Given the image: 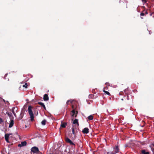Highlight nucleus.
<instances>
[{"mask_svg": "<svg viewBox=\"0 0 154 154\" xmlns=\"http://www.w3.org/2000/svg\"><path fill=\"white\" fill-rule=\"evenodd\" d=\"M32 107L31 106H29L28 110L30 117L31 120L32 121L34 119V115L32 111Z\"/></svg>", "mask_w": 154, "mask_h": 154, "instance_id": "nucleus-1", "label": "nucleus"}, {"mask_svg": "<svg viewBox=\"0 0 154 154\" xmlns=\"http://www.w3.org/2000/svg\"><path fill=\"white\" fill-rule=\"evenodd\" d=\"M31 151L32 152L34 153H37L38 152L39 150L37 147L34 146L31 148Z\"/></svg>", "mask_w": 154, "mask_h": 154, "instance_id": "nucleus-2", "label": "nucleus"}, {"mask_svg": "<svg viewBox=\"0 0 154 154\" xmlns=\"http://www.w3.org/2000/svg\"><path fill=\"white\" fill-rule=\"evenodd\" d=\"M114 151L111 153V154H114L117 153L119 150L118 146H116L114 148Z\"/></svg>", "mask_w": 154, "mask_h": 154, "instance_id": "nucleus-3", "label": "nucleus"}, {"mask_svg": "<svg viewBox=\"0 0 154 154\" xmlns=\"http://www.w3.org/2000/svg\"><path fill=\"white\" fill-rule=\"evenodd\" d=\"M65 140L66 142L69 143L70 144L74 145V144L68 138H66L65 139Z\"/></svg>", "mask_w": 154, "mask_h": 154, "instance_id": "nucleus-4", "label": "nucleus"}, {"mask_svg": "<svg viewBox=\"0 0 154 154\" xmlns=\"http://www.w3.org/2000/svg\"><path fill=\"white\" fill-rule=\"evenodd\" d=\"M82 132L83 133L85 134H87L89 132V129H88V128H85L82 130Z\"/></svg>", "mask_w": 154, "mask_h": 154, "instance_id": "nucleus-5", "label": "nucleus"}, {"mask_svg": "<svg viewBox=\"0 0 154 154\" xmlns=\"http://www.w3.org/2000/svg\"><path fill=\"white\" fill-rule=\"evenodd\" d=\"M10 134H5V138L6 140V141L7 142H8V138L9 137L10 135Z\"/></svg>", "mask_w": 154, "mask_h": 154, "instance_id": "nucleus-6", "label": "nucleus"}, {"mask_svg": "<svg viewBox=\"0 0 154 154\" xmlns=\"http://www.w3.org/2000/svg\"><path fill=\"white\" fill-rule=\"evenodd\" d=\"M26 141H23L22 142L21 144H20L18 145V146H25L26 145Z\"/></svg>", "mask_w": 154, "mask_h": 154, "instance_id": "nucleus-7", "label": "nucleus"}, {"mask_svg": "<svg viewBox=\"0 0 154 154\" xmlns=\"http://www.w3.org/2000/svg\"><path fill=\"white\" fill-rule=\"evenodd\" d=\"M73 124L75 125V126L78 127L79 125L78 120L77 119H75L73 122Z\"/></svg>", "mask_w": 154, "mask_h": 154, "instance_id": "nucleus-8", "label": "nucleus"}, {"mask_svg": "<svg viewBox=\"0 0 154 154\" xmlns=\"http://www.w3.org/2000/svg\"><path fill=\"white\" fill-rule=\"evenodd\" d=\"M44 100L45 101L48 100L49 99V98L48 95L47 94H45L44 96L43 97Z\"/></svg>", "mask_w": 154, "mask_h": 154, "instance_id": "nucleus-9", "label": "nucleus"}, {"mask_svg": "<svg viewBox=\"0 0 154 154\" xmlns=\"http://www.w3.org/2000/svg\"><path fill=\"white\" fill-rule=\"evenodd\" d=\"M14 121L13 120H11L9 124V127L10 128H11L14 125Z\"/></svg>", "mask_w": 154, "mask_h": 154, "instance_id": "nucleus-10", "label": "nucleus"}, {"mask_svg": "<svg viewBox=\"0 0 154 154\" xmlns=\"http://www.w3.org/2000/svg\"><path fill=\"white\" fill-rule=\"evenodd\" d=\"M0 100L1 101V102H2V101H3L5 102V104H7V105H8L9 104V103L8 101H5V100L1 98H0Z\"/></svg>", "mask_w": 154, "mask_h": 154, "instance_id": "nucleus-11", "label": "nucleus"}, {"mask_svg": "<svg viewBox=\"0 0 154 154\" xmlns=\"http://www.w3.org/2000/svg\"><path fill=\"white\" fill-rule=\"evenodd\" d=\"M66 125V123L65 122H62L61 124V127L62 128H65Z\"/></svg>", "mask_w": 154, "mask_h": 154, "instance_id": "nucleus-12", "label": "nucleus"}, {"mask_svg": "<svg viewBox=\"0 0 154 154\" xmlns=\"http://www.w3.org/2000/svg\"><path fill=\"white\" fill-rule=\"evenodd\" d=\"M38 103L39 105H41L45 109H46V107L44 103L42 102H39Z\"/></svg>", "mask_w": 154, "mask_h": 154, "instance_id": "nucleus-13", "label": "nucleus"}, {"mask_svg": "<svg viewBox=\"0 0 154 154\" xmlns=\"http://www.w3.org/2000/svg\"><path fill=\"white\" fill-rule=\"evenodd\" d=\"M142 154H149V152H146L145 150H142L141 151Z\"/></svg>", "mask_w": 154, "mask_h": 154, "instance_id": "nucleus-14", "label": "nucleus"}, {"mask_svg": "<svg viewBox=\"0 0 154 154\" xmlns=\"http://www.w3.org/2000/svg\"><path fill=\"white\" fill-rule=\"evenodd\" d=\"M75 110L73 109L71 113V115L72 116L74 117V116H75Z\"/></svg>", "mask_w": 154, "mask_h": 154, "instance_id": "nucleus-15", "label": "nucleus"}, {"mask_svg": "<svg viewBox=\"0 0 154 154\" xmlns=\"http://www.w3.org/2000/svg\"><path fill=\"white\" fill-rule=\"evenodd\" d=\"M93 117L91 115H90L88 117V119L89 120H92L93 119Z\"/></svg>", "mask_w": 154, "mask_h": 154, "instance_id": "nucleus-16", "label": "nucleus"}, {"mask_svg": "<svg viewBox=\"0 0 154 154\" xmlns=\"http://www.w3.org/2000/svg\"><path fill=\"white\" fill-rule=\"evenodd\" d=\"M46 122V121L45 120H44L41 123L42 125H45Z\"/></svg>", "mask_w": 154, "mask_h": 154, "instance_id": "nucleus-17", "label": "nucleus"}, {"mask_svg": "<svg viewBox=\"0 0 154 154\" xmlns=\"http://www.w3.org/2000/svg\"><path fill=\"white\" fill-rule=\"evenodd\" d=\"M103 92L106 93V94L109 95H110V93L108 91H106L104 90H103Z\"/></svg>", "mask_w": 154, "mask_h": 154, "instance_id": "nucleus-18", "label": "nucleus"}, {"mask_svg": "<svg viewBox=\"0 0 154 154\" xmlns=\"http://www.w3.org/2000/svg\"><path fill=\"white\" fill-rule=\"evenodd\" d=\"M72 101H72V100H68V101L67 102H66V104H67V105H68V104H69V102H70V103H72Z\"/></svg>", "mask_w": 154, "mask_h": 154, "instance_id": "nucleus-19", "label": "nucleus"}, {"mask_svg": "<svg viewBox=\"0 0 154 154\" xmlns=\"http://www.w3.org/2000/svg\"><path fill=\"white\" fill-rule=\"evenodd\" d=\"M23 87H25L26 88H27V83H26L24 85H23Z\"/></svg>", "mask_w": 154, "mask_h": 154, "instance_id": "nucleus-20", "label": "nucleus"}, {"mask_svg": "<svg viewBox=\"0 0 154 154\" xmlns=\"http://www.w3.org/2000/svg\"><path fill=\"white\" fill-rule=\"evenodd\" d=\"M3 122V121L2 120V119L1 118H0V123H1Z\"/></svg>", "mask_w": 154, "mask_h": 154, "instance_id": "nucleus-21", "label": "nucleus"}, {"mask_svg": "<svg viewBox=\"0 0 154 154\" xmlns=\"http://www.w3.org/2000/svg\"><path fill=\"white\" fill-rule=\"evenodd\" d=\"M72 132L73 134H74V128H72Z\"/></svg>", "mask_w": 154, "mask_h": 154, "instance_id": "nucleus-22", "label": "nucleus"}, {"mask_svg": "<svg viewBox=\"0 0 154 154\" xmlns=\"http://www.w3.org/2000/svg\"><path fill=\"white\" fill-rule=\"evenodd\" d=\"M144 15V13H142L140 14V15L141 16H143Z\"/></svg>", "mask_w": 154, "mask_h": 154, "instance_id": "nucleus-23", "label": "nucleus"}, {"mask_svg": "<svg viewBox=\"0 0 154 154\" xmlns=\"http://www.w3.org/2000/svg\"><path fill=\"white\" fill-rule=\"evenodd\" d=\"M152 146H154V143H152V144H151L150 145V147H152Z\"/></svg>", "mask_w": 154, "mask_h": 154, "instance_id": "nucleus-24", "label": "nucleus"}, {"mask_svg": "<svg viewBox=\"0 0 154 154\" xmlns=\"http://www.w3.org/2000/svg\"><path fill=\"white\" fill-rule=\"evenodd\" d=\"M142 2L144 3H146V0H142Z\"/></svg>", "mask_w": 154, "mask_h": 154, "instance_id": "nucleus-25", "label": "nucleus"}, {"mask_svg": "<svg viewBox=\"0 0 154 154\" xmlns=\"http://www.w3.org/2000/svg\"><path fill=\"white\" fill-rule=\"evenodd\" d=\"M13 114H14V115H15V113L13 112Z\"/></svg>", "mask_w": 154, "mask_h": 154, "instance_id": "nucleus-26", "label": "nucleus"}, {"mask_svg": "<svg viewBox=\"0 0 154 154\" xmlns=\"http://www.w3.org/2000/svg\"><path fill=\"white\" fill-rule=\"evenodd\" d=\"M123 100V99H122V100Z\"/></svg>", "mask_w": 154, "mask_h": 154, "instance_id": "nucleus-27", "label": "nucleus"}, {"mask_svg": "<svg viewBox=\"0 0 154 154\" xmlns=\"http://www.w3.org/2000/svg\"><path fill=\"white\" fill-rule=\"evenodd\" d=\"M14 109H15V108H14ZM16 109H17V108H16Z\"/></svg>", "mask_w": 154, "mask_h": 154, "instance_id": "nucleus-28", "label": "nucleus"}]
</instances>
